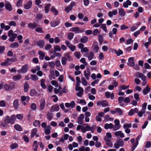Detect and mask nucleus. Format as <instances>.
<instances>
[{
	"label": "nucleus",
	"mask_w": 151,
	"mask_h": 151,
	"mask_svg": "<svg viewBox=\"0 0 151 151\" xmlns=\"http://www.w3.org/2000/svg\"><path fill=\"white\" fill-rule=\"evenodd\" d=\"M22 76L20 74H18L16 76H14L13 77V79L15 81H17L21 79Z\"/></svg>",
	"instance_id": "nucleus-38"
},
{
	"label": "nucleus",
	"mask_w": 151,
	"mask_h": 151,
	"mask_svg": "<svg viewBox=\"0 0 151 151\" xmlns=\"http://www.w3.org/2000/svg\"><path fill=\"white\" fill-rule=\"evenodd\" d=\"M36 5L37 6L39 7H41L42 6L40 5L41 3V0H35V1Z\"/></svg>",
	"instance_id": "nucleus-59"
},
{
	"label": "nucleus",
	"mask_w": 151,
	"mask_h": 151,
	"mask_svg": "<svg viewBox=\"0 0 151 151\" xmlns=\"http://www.w3.org/2000/svg\"><path fill=\"white\" fill-rule=\"evenodd\" d=\"M116 113H117L119 115H121L123 113V111L122 109L120 108H116L115 109Z\"/></svg>",
	"instance_id": "nucleus-51"
},
{
	"label": "nucleus",
	"mask_w": 151,
	"mask_h": 151,
	"mask_svg": "<svg viewBox=\"0 0 151 151\" xmlns=\"http://www.w3.org/2000/svg\"><path fill=\"white\" fill-rule=\"evenodd\" d=\"M67 59L65 57H63L61 58L62 63L63 65H65L66 63Z\"/></svg>",
	"instance_id": "nucleus-60"
},
{
	"label": "nucleus",
	"mask_w": 151,
	"mask_h": 151,
	"mask_svg": "<svg viewBox=\"0 0 151 151\" xmlns=\"http://www.w3.org/2000/svg\"><path fill=\"white\" fill-rule=\"evenodd\" d=\"M94 54L92 52H90L88 54L87 57L88 59L89 60H91L93 59Z\"/></svg>",
	"instance_id": "nucleus-47"
},
{
	"label": "nucleus",
	"mask_w": 151,
	"mask_h": 151,
	"mask_svg": "<svg viewBox=\"0 0 151 151\" xmlns=\"http://www.w3.org/2000/svg\"><path fill=\"white\" fill-rule=\"evenodd\" d=\"M132 125L131 123H125L123 125V128L125 129V132L127 134L129 133L131 131L129 129L132 127Z\"/></svg>",
	"instance_id": "nucleus-3"
},
{
	"label": "nucleus",
	"mask_w": 151,
	"mask_h": 151,
	"mask_svg": "<svg viewBox=\"0 0 151 151\" xmlns=\"http://www.w3.org/2000/svg\"><path fill=\"white\" fill-rule=\"evenodd\" d=\"M32 5V1H28L24 6V8L26 9H28L31 7Z\"/></svg>",
	"instance_id": "nucleus-16"
},
{
	"label": "nucleus",
	"mask_w": 151,
	"mask_h": 151,
	"mask_svg": "<svg viewBox=\"0 0 151 151\" xmlns=\"http://www.w3.org/2000/svg\"><path fill=\"white\" fill-rule=\"evenodd\" d=\"M16 119V116L14 114L12 115L11 117L8 116H6L4 118V121L6 123L13 124H14Z\"/></svg>",
	"instance_id": "nucleus-1"
},
{
	"label": "nucleus",
	"mask_w": 151,
	"mask_h": 151,
	"mask_svg": "<svg viewBox=\"0 0 151 151\" xmlns=\"http://www.w3.org/2000/svg\"><path fill=\"white\" fill-rule=\"evenodd\" d=\"M14 127L15 129L19 131H20L22 130V129L21 127V126L18 124H16L14 126Z\"/></svg>",
	"instance_id": "nucleus-42"
},
{
	"label": "nucleus",
	"mask_w": 151,
	"mask_h": 151,
	"mask_svg": "<svg viewBox=\"0 0 151 151\" xmlns=\"http://www.w3.org/2000/svg\"><path fill=\"white\" fill-rule=\"evenodd\" d=\"M39 55V58L40 60H42L45 57V53L42 51L40 50L38 52Z\"/></svg>",
	"instance_id": "nucleus-33"
},
{
	"label": "nucleus",
	"mask_w": 151,
	"mask_h": 151,
	"mask_svg": "<svg viewBox=\"0 0 151 151\" xmlns=\"http://www.w3.org/2000/svg\"><path fill=\"white\" fill-rule=\"evenodd\" d=\"M74 55L78 59L80 58L81 57V55L80 53L78 52H75L74 53Z\"/></svg>",
	"instance_id": "nucleus-64"
},
{
	"label": "nucleus",
	"mask_w": 151,
	"mask_h": 151,
	"mask_svg": "<svg viewBox=\"0 0 151 151\" xmlns=\"http://www.w3.org/2000/svg\"><path fill=\"white\" fill-rule=\"evenodd\" d=\"M145 112V111L141 110L138 112L137 115L139 117H142L143 116V114H144Z\"/></svg>",
	"instance_id": "nucleus-53"
},
{
	"label": "nucleus",
	"mask_w": 151,
	"mask_h": 151,
	"mask_svg": "<svg viewBox=\"0 0 151 151\" xmlns=\"http://www.w3.org/2000/svg\"><path fill=\"white\" fill-rule=\"evenodd\" d=\"M75 90L77 91H79L76 94L77 96L79 97H81L83 95V93L84 92L83 88L77 87L76 88H75Z\"/></svg>",
	"instance_id": "nucleus-7"
},
{
	"label": "nucleus",
	"mask_w": 151,
	"mask_h": 151,
	"mask_svg": "<svg viewBox=\"0 0 151 151\" xmlns=\"http://www.w3.org/2000/svg\"><path fill=\"white\" fill-rule=\"evenodd\" d=\"M111 137V134L110 132H107L106 133V136L104 137V140L105 141L110 140Z\"/></svg>",
	"instance_id": "nucleus-30"
},
{
	"label": "nucleus",
	"mask_w": 151,
	"mask_h": 151,
	"mask_svg": "<svg viewBox=\"0 0 151 151\" xmlns=\"http://www.w3.org/2000/svg\"><path fill=\"white\" fill-rule=\"evenodd\" d=\"M69 135L68 134H65L62 137L60 138L59 140V141L60 142H63L65 140H67L68 137Z\"/></svg>",
	"instance_id": "nucleus-18"
},
{
	"label": "nucleus",
	"mask_w": 151,
	"mask_h": 151,
	"mask_svg": "<svg viewBox=\"0 0 151 151\" xmlns=\"http://www.w3.org/2000/svg\"><path fill=\"white\" fill-rule=\"evenodd\" d=\"M60 23V21L58 20H57L51 22L50 24L51 27H53L58 26Z\"/></svg>",
	"instance_id": "nucleus-22"
},
{
	"label": "nucleus",
	"mask_w": 151,
	"mask_h": 151,
	"mask_svg": "<svg viewBox=\"0 0 151 151\" xmlns=\"http://www.w3.org/2000/svg\"><path fill=\"white\" fill-rule=\"evenodd\" d=\"M36 94V91L34 89H32L30 92V95L32 96H35Z\"/></svg>",
	"instance_id": "nucleus-61"
},
{
	"label": "nucleus",
	"mask_w": 151,
	"mask_h": 151,
	"mask_svg": "<svg viewBox=\"0 0 151 151\" xmlns=\"http://www.w3.org/2000/svg\"><path fill=\"white\" fill-rule=\"evenodd\" d=\"M41 85L42 88H43L45 89L46 88V86L45 84V80L44 79H42L41 80Z\"/></svg>",
	"instance_id": "nucleus-55"
},
{
	"label": "nucleus",
	"mask_w": 151,
	"mask_h": 151,
	"mask_svg": "<svg viewBox=\"0 0 151 151\" xmlns=\"http://www.w3.org/2000/svg\"><path fill=\"white\" fill-rule=\"evenodd\" d=\"M18 47L19 44L17 42L12 43L10 45V47L12 48H17Z\"/></svg>",
	"instance_id": "nucleus-48"
},
{
	"label": "nucleus",
	"mask_w": 151,
	"mask_h": 151,
	"mask_svg": "<svg viewBox=\"0 0 151 151\" xmlns=\"http://www.w3.org/2000/svg\"><path fill=\"white\" fill-rule=\"evenodd\" d=\"M70 31L74 32L75 33H78L82 32L80 29L77 27H72L70 29Z\"/></svg>",
	"instance_id": "nucleus-17"
},
{
	"label": "nucleus",
	"mask_w": 151,
	"mask_h": 151,
	"mask_svg": "<svg viewBox=\"0 0 151 151\" xmlns=\"http://www.w3.org/2000/svg\"><path fill=\"white\" fill-rule=\"evenodd\" d=\"M92 48L94 52L96 53L98 52L99 50V47L97 42L95 41L93 42Z\"/></svg>",
	"instance_id": "nucleus-8"
},
{
	"label": "nucleus",
	"mask_w": 151,
	"mask_h": 151,
	"mask_svg": "<svg viewBox=\"0 0 151 151\" xmlns=\"http://www.w3.org/2000/svg\"><path fill=\"white\" fill-rule=\"evenodd\" d=\"M33 147L34 148L33 150L34 151H37V148L38 147V145L37 144V141L35 140L33 143Z\"/></svg>",
	"instance_id": "nucleus-36"
},
{
	"label": "nucleus",
	"mask_w": 151,
	"mask_h": 151,
	"mask_svg": "<svg viewBox=\"0 0 151 151\" xmlns=\"http://www.w3.org/2000/svg\"><path fill=\"white\" fill-rule=\"evenodd\" d=\"M119 13L121 17L125 16L126 14L124 9L122 8L119 9Z\"/></svg>",
	"instance_id": "nucleus-26"
},
{
	"label": "nucleus",
	"mask_w": 151,
	"mask_h": 151,
	"mask_svg": "<svg viewBox=\"0 0 151 151\" xmlns=\"http://www.w3.org/2000/svg\"><path fill=\"white\" fill-rule=\"evenodd\" d=\"M53 55L51 56L50 57L51 58H53L56 57H60L61 56V54L60 53L57 52L56 51H53Z\"/></svg>",
	"instance_id": "nucleus-35"
},
{
	"label": "nucleus",
	"mask_w": 151,
	"mask_h": 151,
	"mask_svg": "<svg viewBox=\"0 0 151 151\" xmlns=\"http://www.w3.org/2000/svg\"><path fill=\"white\" fill-rule=\"evenodd\" d=\"M37 130L36 128L32 129L31 131V137L32 138L33 137L35 136L36 137H39V134H37Z\"/></svg>",
	"instance_id": "nucleus-9"
},
{
	"label": "nucleus",
	"mask_w": 151,
	"mask_h": 151,
	"mask_svg": "<svg viewBox=\"0 0 151 151\" xmlns=\"http://www.w3.org/2000/svg\"><path fill=\"white\" fill-rule=\"evenodd\" d=\"M132 2L130 0H127L123 3V6L125 8H127L129 6L131 5Z\"/></svg>",
	"instance_id": "nucleus-20"
},
{
	"label": "nucleus",
	"mask_w": 151,
	"mask_h": 151,
	"mask_svg": "<svg viewBox=\"0 0 151 151\" xmlns=\"http://www.w3.org/2000/svg\"><path fill=\"white\" fill-rule=\"evenodd\" d=\"M38 26V24L36 23H30L28 24V27L32 29H34Z\"/></svg>",
	"instance_id": "nucleus-24"
},
{
	"label": "nucleus",
	"mask_w": 151,
	"mask_h": 151,
	"mask_svg": "<svg viewBox=\"0 0 151 151\" xmlns=\"http://www.w3.org/2000/svg\"><path fill=\"white\" fill-rule=\"evenodd\" d=\"M150 88L147 86L146 88H144L143 90V93L144 95H146L148 93V92L150 91Z\"/></svg>",
	"instance_id": "nucleus-46"
},
{
	"label": "nucleus",
	"mask_w": 151,
	"mask_h": 151,
	"mask_svg": "<svg viewBox=\"0 0 151 151\" xmlns=\"http://www.w3.org/2000/svg\"><path fill=\"white\" fill-rule=\"evenodd\" d=\"M37 45L39 47L42 48L44 46V42L43 40H40L37 42Z\"/></svg>",
	"instance_id": "nucleus-29"
},
{
	"label": "nucleus",
	"mask_w": 151,
	"mask_h": 151,
	"mask_svg": "<svg viewBox=\"0 0 151 151\" xmlns=\"http://www.w3.org/2000/svg\"><path fill=\"white\" fill-rule=\"evenodd\" d=\"M113 127V124L111 123L108 124L106 123L105 124L104 128L106 129H111Z\"/></svg>",
	"instance_id": "nucleus-37"
},
{
	"label": "nucleus",
	"mask_w": 151,
	"mask_h": 151,
	"mask_svg": "<svg viewBox=\"0 0 151 151\" xmlns=\"http://www.w3.org/2000/svg\"><path fill=\"white\" fill-rule=\"evenodd\" d=\"M5 6L6 9L9 11H11L12 10V6L10 3L7 1L5 2Z\"/></svg>",
	"instance_id": "nucleus-31"
},
{
	"label": "nucleus",
	"mask_w": 151,
	"mask_h": 151,
	"mask_svg": "<svg viewBox=\"0 0 151 151\" xmlns=\"http://www.w3.org/2000/svg\"><path fill=\"white\" fill-rule=\"evenodd\" d=\"M104 119L106 122L108 121H113L114 120V118L110 117L109 115H106L104 116Z\"/></svg>",
	"instance_id": "nucleus-41"
},
{
	"label": "nucleus",
	"mask_w": 151,
	"mask_h": 151,
	"mask_svg": "<svg viewBox=\"0 0 151 151\" xmlns=\"http://www.w3.org/2000/svg\"><path fill=\"white\" fill-rule=\"evenodd\" d=\"M111 50L114 52L118 56H119L120 55H122L123 53L122 50L120 49H119L118 51L116 50H113L112 49Z\"/></svg>",
	"instance_id": "nucleus-34"
},
{
	"label": "nucleus",
	"mask_w": 151,
	"mask_h": 151,
	"mask_svg": "<svg viewBox=\"0 0 151 151\" xmlns=\"http://www.w3.org/2000/svg\"><path fill=\"white\" fill-rule=\"evenodd\" d=\"M138 111V109L137 108H135L134 109H131L130 110L128 114L130 116H132L134 113H137Z\"/></svg>",
	"instance_id": "nucleus-27"
},
{
	"label": "nucleus",
	"mask_w": 151,
	"mask_h": 151,
	"mask_svg": "<svg viewBox=\"0 0 151 151\" xmlns=\"http://www.w3.org/2000/svg\"><path fill=\"white\" fill-rule=\"evenodd\" d=\"M18 147L17 144L16 143H12L11 144L10 147L12 149H14Z\"/></svg>",
	"instance_id": "nucleus-49"
},
{
	"label": "nucleus",
	"mask_w": 151,
	"mask_h": 151,
	"mask_svg": "<svg viewBox=\"0 0 151 151\" xmlns=\"http://www.w3.org/2000/svg\"><path fill=\"white\" fill-rule=\"evenodd\" d=\"M8 36L10 38H16L17 35L13 33L12 30H10L8 32Z\"/></svg>",
	"instance_id": "nucleus-19"
},
{
	"label": "nucleus",
	"mask_w": 151,
	"mask_h": 151,
	"mask_svg": "<svg viewBox=\"0 0 151 151\" xmlns=\"http://www.w3.org/2000/svg\"><path fill=\"white\" fill-rule=\"evenodd\" d=\"M80 62L83 63L85 66H87L88 64L87 63L86 61V59L84 58H81L80 60Z\"/></svg>",
	"instance_id": "nucleus-56"
},
{
	"label": "nucleus",
	"mask_w": 151,
	"mask_h": 151,
	"mask_svg": "<svg viewBox=\"0 0 151 151\" xmlns=\"http://www.w3.org/2000/svg\"><path fill=\"white\" fill-rule=\"evenodd\" d=\"M76 104L74 101H72L70 103H66L65 104V107L68 108L71 107L72 108H73L75 106Z\"/></svg>",
	"instance_id": "nucleus-14"
},
{
	"label": "nucleus",
	"mask_w": 151,
	"mask_h": 151,
	"mask_svg": "<svg viewBox=\"0 0 151 151\" xmlns=\"http://www.w3.org/2000/svg\"><path fill=\"white\" fill-rule=\"evenodd\" d=\"M33 125L35 127H39L40 126V123L38 120H35L33 122Z\"/></svg>",
	"instance_id": "nucleus-54"
},
{
	"label": "nucleus",
	"mask_w": 151,
	"mask_h": 151,
	"mask_svg": "<svg viewBox=\"0 0 151 151\" xmlns=\"http://www.w3.org/2000/svg\"><path fill=\"white\" fill-rule=\"evenodd\" d=\"M60 109L59 105L57 104H55L52 105L50 109L51 112H52L54 111H58Z\"/></svg>",
	"instance_id": "nucleus-10"
},
{
	"label": "nucleus",
	"mask_w": 151,
	"mask_h": 151,
	"mask_svg": "<svg viewBox=\"0 0 151 151\" xmlns=\"http://www.w3.org/2000/svg\"><path fill=\"white\" fill-rule=\"evenodd\" d=\"M52 129L51 127L49 125L47 126L45 128V132L46 134H50L51 132V130Z\"/></svg>",
	"instance_id": "nucleus-23"
},
{
	"label": "nucleus",
	"mask_w": 151,
	"mask_h": 151,
	"mask_svg": "<svg viewBox=\"0 0 151 151\" xmlns=\"http://www.w3.org/2000/svg\"><path fill=\"white\" fill-rule=\"evenodd\" d=\"M84 116L83 114H81L77 118V122L80 124H82L83 123V119Z\"/></svg>",
	"instance_id": "nucleus-12"
},
{
	"label": "nucleus",
	"mask_w": 151,
	"mask_h": 151,
	"mask_svg": "<svg viewBox=\"0 0 151 151\" xmlns=\"http://www.w3.org/2000/svg\"><path fill=\"white\" fill-rule=\"evenodd\" d=\"M76 5V2H72L69 6L65 9L64 10L66 13H68L72 10L73 7L75 6Z\"/></svg>",
	"instance_id": "nucleus-5"
},
{
	"label": "nucleus",
	"mask_w": 151,
	"mask_h": 151,
	"mask_svg": "<svg viewBox=\"0 0 151 151\" xmlns=\"http://www.w3.org/2000/svg\"><path fill=\"white\" fill-rule=\"evenodd\" d=\"M53 114L50 112H48L47 114V118L49 121H51L52 118Z\"/></svg>",
	"instance_id": "nucleus-40"
},
{
	"label": "nucleus",
	"mask_w": 151,
	"mask_h": 151,
	"mask_svg": "<svg viewBox=\"0 0 151 151\" xmlns=\"http://www.w3.org/2000/svg\"><path fill=\"white\" fill-rule=\"evenodd\" d=\"M50 6L51 5L50 4H48L45 6V13H47L48 12Z\"/></svg>",
	"instance_id": "nucleus-52"
},
{
	"label": "nucleus",
	"mask_w": 151,
	"mask_h": 151,
	"mask_svg": "<svg viewBox=\"0 0 151 151\" xmlns=\"http://www.w3.org/2000/svg\"><path fill=\"white\" fill-rule=\"evenodd\" d=\"M51 11L54 13L55 15H57L58 13V11L54 6H52L51 7Z\"/></svg>",
	"instance_id": "nucleus-44"
},
{
	"label": "nucleus",
	"mask_w": 151,
	"mask_h": 151,
	"mask_svg": "<svg viewBox=\"0 0 151 151\" xmlns=\"http://www.w3.org/2000/svg\"><path fill=\"white\" fill-rule=\"evenodd\" d=\"M141 137V136L140 135H138L136 139L135 142H134L135 139L134 138H132L131 139V142L132 145V148L133 149V150L135 149L138 145L139 141L140 140Z\"/></svg>",
	"instance_id": "nucleus-2"
},
{
	"label": "nucleus",
	"mask_w": 151,
	"mask_h": 151,
	"mask_svg": "<svg viewBox=\"0 0 151 151\" xmlns=\"http://www.w3.org/2000/svg\"><path fill=\"white\" fill-rule=\"evenodd\" d=\"M106 142V145L109 146V147H112L113 146V143L110 140L105 141Z\"/></svg>",
	"instance_id": "nucleus-58"
},
{
	"label": "nucleus",
	"mask_w": 151,
	"mask_h": 151,
	"mask_svg": "<svg viewBox=\"0 0 151 151\" xmlns=\"http://www.w3.org/2000/svg\"><path fill=\"white\" fill-rule=\"evenodd\" d=\"M115 135L118 137L123 138L124 137V135L121 131H118L115 132L114 133Z\"/></svg>",
	"instance_id": "nucleus-21"
},
{
	"label": "nucleus",
	"mask_w": 151,
	"mask_h": 151,
	"mask_svg": "<svg viewBox=\"0 0 151 151\" xmlns=\"http://www.w3.org/2000/svg\"><path fill=\"white\" fill-rule=\"evenodd\" d=\"M21 100L24 105H26V102H28L29 100V97L28 96H22L21 97Z\"/></svg>",
	"instance_id": "nucleus-11"
},
{
	"label": "nucleus",
	"mask_w": 151,
	"mask_h": 151,
	"mask_svg": "<svg viewBox=\"0 0 151 151\" xmlns=\"http://www.w3.org/2000/svg\"><path fill=\"white\" fill-rule=\"evenodd\" d=\"M13 105L14 107L16 109L17 108L18 106V100L17 99H15L13 102Z\"/></svg>",
	"instance_id": "nucleus-50"
},
{
	"label": "nucleus",
	"mask_w": 151,
	"mask_h": 151,
	"mask_svg": "<svg viewBox=\"0 0 151 151\" xmlns=\"http://www.w3.org/2000/svg\"><path fill=\"white\" fill-rule=\"evenodd\" d=\"M29 88V85L27 82H25L24 85V91L27 92L28 91Z\"/></svg>",
	"instance_id": "nucleus-45"
},
{
	"label": "nucleus",
	"mask_w": 151,
	"mask_h": 151,
	"mask_svg": "<svg viewBox=\"0 0 151 151\" xmlns=\"http://www.w3.org/2000/svg\"><path fill=\"white\" fill-rule=\"evenodd\" d=\"M84 75L87 80H88L90 76V72L89 70H85L84 72Z\"/></svg>",
	"instance_id": "nucleus-32"
},
{
	"label": "nucleus",
	"mask_w": 151,
	"mask_h": 151,
	"mask_svg": "<svg viewBox=\"0 0 151 151\" xmlns=\"http://www.w3.org/2000/svg\"><path fill=\"white\" fill-rule=\"evenodd\" d=\"M101 27L105 33L107 32V29L106 28V25L105 24H102L101 25Z\"/></svg>",
	"instance_id": "nucleus-43"
},
{
	"label": "nucleus",
	"mask_w": 151,
	"mask_h": 151,
	"mask_svg": "<svg viewBox=\"0 0 151 151\" xmlns=\"http://www.w3.org/2000/svg\"><path fill=\"white\" fill-rule=\"evenodd\" d=\"M70 52H68L65 53L64 55L67 57L69 60L71 59V56L70 55Z\"/></svg>",
	"instance_id": "nucleus-63"
},
{
	"label": "nucleus",
	"mask_w": 151,
	"mask_h": 151,
	"mask_svg": "<svg viewBox=\"0 0 151 151\" xmlns=\"http://www.w3.org/2000/svg\"><path fill=\"white\" fill-rule=\"evenodd\" d=\"M97 104L98 106H101L102 107H105L109 105V104L108 101L105 100H103L101 101H99L97 103Z\"/></svg>",
	"instance_id": "nucleus-6"
},
{
	"label": "nucleus",
	"mask_w": 151,
	"mask_h": 151,
	"mask_svg": "<svg viewBox=\"0 0 151 151\" xmlns=\"http://www.w3.org/2000/svg\"><path fill=\"white\" fill-rule=\"evenodd\" d=\"M128 62L127 63V65L129 66L132 67L134 66L135 63L134 61V58L130 57L128 60Z\"/></svg>",
	"instance_id": "nucleus-13"
},
{
	"label": "nucleus",
	"mask_w": 151,
	"mask_h": 151,
	"mask_svg": "<svg viewBox=\"0 0 151 151\" xmlns=\"http://www.w3.org/2000/svg\"><path fill=\"white\" fill-rule=\"evenodd\" d=\"M70 50L72 52L74 51L76 49V47L75 45L71 44L70 46H68V47Z\"/></svg>",
	"instance_id": "nucleus-62"
},
{
	"label": "nucleus",
	"mask_w": 151,
	"mask_h": 151,
	"mask_svg": "<svg viewBox=\"0 0 151 151\" xmlns=\"http://www.w3.org/2000/svg\"><path fill=\"white\" fill-rule=\"evenodd\" d=\"M117 13V11L116 9H115L113 11H110L108 12V16L109 17H112L113 15H116Z\"/></svg>",
	"instance_id": "nucleus-28"
},
{
	"label": "nucleus",
	"mask_w": 151,
	"mask_h": 151,
	"mask_svg": "<svg viewBox=\"0 0 151 151\" xmlns=\"http://www.w3.org/2000/svg\"><path fill=\"white\" fill-rule=\"evenodd\" d=\"M45 101L44 100H42L40 104V109L41 110H43L45 107Z\"/></svg>",
	"instance_id": "nucleus-39"
},
{
	"label": "nucleus",
	"mask_w": 151,
	"mask_h": 151,
	"mask_svg": "<svg viewBox=\"0 0 151 151\" xmlns=\"http://www.w3.org/2000/svg\"><path fill=\"white\" fill-rule=\"evenodd\" d=\"M136 76L140 78L143 81H145L147 79V77L143 74L139 73H137Z\"/></svg>",
	"instance_id": "nucleus-15"
},
{
	"label": "nucleus",
	"mask_w": 151,
	"mask_h": 151,
	"mask_svg": "<svg viewBox=\"0 0 151 151\" xmlns=\"http://www.w3.org/2000/svg\"><path fill=\"white\" fill-rule=\"evenodd\" d=\"M28 68V65L27 64H25L23 65L22 66L21 69L18 70L17 72L19 73H25L27 72Z\"/></svg>",
	"instance_id": "nucleus-4"
},
{
	"label": "nucleus",
	"mask_w": 151,
	"mask_h": 151,
	"mask_svg": "<svg viewBox=\"0 0 151 151\" xmlns=\"http://www.w3.org/2000/svg\"><path fill=\"white\" fill-rule=\"evenodd\" d=\"M0 27L1 29H4L5 30H7L10 28L9 25H5L3 23H1Z\"/></svg>",
	"instance_id": "nucleus-25"
},
{
	"label": "nucleus",
	"mask_w": 151,
	"mask_h": 151,
	"mask_svg": "<svg viewBox=\"0 0 151 151\" xmlns=\"http://www.w3.org/2000/svg\"><path fill=\"white\" fill-rule=\"evenodd\" d=\"M61 51V48L58 45H56L54 46V51Z\"/></svg>",
	"instance_id": "nucleus-57"
}]
</instances>
